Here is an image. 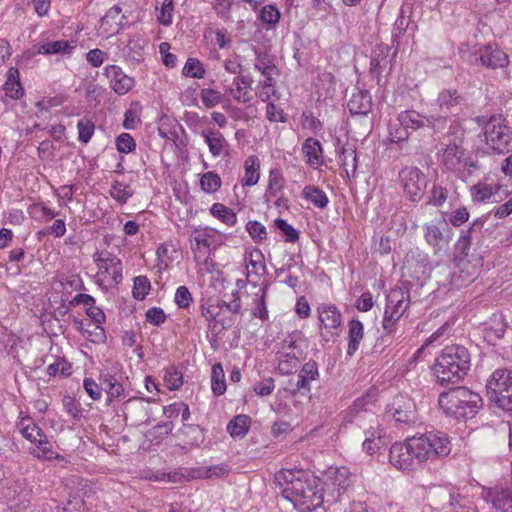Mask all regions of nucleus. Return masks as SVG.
Here are the masks:
<instances>
[{
	"mask_svg": "<svg viewBox=\"0 0 512 512\" xmlns=\"http://www.w3.org/2000/svg\"><path fill=\"white\" fill-rule=\"evenodd\" d=\"M225 373L221 363L212 366L211 389L214 395L221 396L226 391Z\"/></svg>",
	"mask_w": 512,
	"mask_h": 512,
	"instance_id": "obj_43",
	"label": "nucleus"
},
{
	"mask_svg": "<svg viewBox=\"0 0 512 512\" xmlns=\"http://www.w3.org/2000/svg\"><path fill=\"white\" fill-rule=\"evenodd\" d=\"M403 315L401 313H396L390 310L385 309L383 319H382V328L386 334H392L397 329V324Z\"/></svg>",
	"mask_w": 512,
	"mask_h": 512,
	"instance_id": "obj_59",
	"label": "nucleus"
},
{
	"mask_svg": "<svg viewBox=\"0 0 512 512\" xmlns=\"http://www.w3.org/2000/svg\"><path fill=\"white\" fill-rule=\"evenodd\" d=\"M268 288V283L263 284L259 290V293L255 295L253 301L252 315L263 321L268 319V310L266 305V296L268 293Z\"/></svg>",
	"mask_w": 512,
	"mask_h": 512,
	"instance_id": "obj_41",
	"label": "nucleus"
},
{
	"mask_svg": "<svg viewBox=\"0 0 512 512\" xmlns=\"http://www.w3.org/2000/svg\"><path fill=\"white\" fill-rule=\"evenodd\" d=\"M78 139L82 143H88L92 138L95 130L94 123L89 119H81L77 123Z\"/></svg>",
	"mask_w": 512,
	"mask_h": 512,
	"instance_id": "obj_60",
	"label": "nucleus"
},
{
	"mask_svg": "<svg viewBox=\"0 0 512 512\" xmlns=\"http://www.w3.org/2000/svg\"><path fill=\"white\" fill-rule=\"evenodd\" d=\"M214 237V230L205 228L203 230H196L193 235L191 250L194 254V259L197 263L203 262L207 266V270L211 271L215 263L209 258L210 246L212 238Z\"/></svg>",
	"mask_w": 512,
	"mask_h": 512,
	"instance_id": "obj_13",
	"label": "nucleus"
},
{
	"mask_svg": "<svg viewBox=\"0 0 512 512\" xmlns=\"http://www.w3.org/2000/svg\"><path fill=\"white\" fill-rule=\"evenodd\" d=\"M101 380L105 385V390L109 398H116L123 394L124 388L115 376L110 374H101Z\"/></svg>",
	"mask_w": 512,
	"mask_h": 512,
	"instance_id": "obj_52",
	"label": "nucleus"
},
{
	"mask_svg": "<svg viewBox=\"0 0 512 512\" xmlns=\"http://www.w3.org/2000/svg\"><path fill=\"white\" fill-rule=\"evenodd\" d=\"M413 452L417 467L428 461L446 457L451 452V441L441 431H430L407 438Z\"/></svg>",
	"mask_w": 512,
	"mask_h": 512,
	"instance_id": "obj_3",
	"label": "nucleus"
},
{
	"mask_svg": "<svg viewBox=\"0 0 512 512\" xmlns=\"http://www.w3.org/2000/svg\"><path fill=\"white\" fill-rule=\"evenodd\" d=\"M75 46L67 40L48 41L38 47L39 54H62L71 55Z\"/></svg>",
	"mask_w": 512,
	"mask_h": 512,
	"instance_id": "obj_38",
	"label": "nucleus"
},
{
	"mask_svg": "<svg viewBox=\"0 0 512 512\" xmlns=\"http://www.w3.org/2000/svg\"><path fill=\"white\" fill-rule=\"evenodd\" d=\"M426 115L420 114L416 110L401 111L397 116V122L406 129L416 131L425 128L427 125Z\"/></svg>",
	"mask_w": 512,
	"mask_h": 512,
	"instance_id": "obj_34",
	"label": "nucleus"
},
{
	"mask_svg": "<svg viewBox=\"0 0 512 512\" xmlns=\"http://www.w3.org/2000/svg\"><path fill=\"white\" fill-rule=\"evenodd\" d=\"M283 496L299 512H313L323 503L319 481L302 470H282L276 475Z\"/></svg>",
	"mask_w": 512,
	"mask_h": 512,
	"instance_id": "obj_1",
	"label": "nucleus"
},
{
	"mask_svg": "<svg viewBox=\"0 0 512 512\" xmlns=\"http://www.w3.org/2000/svg\"><path fill=\"white\" fill-rule=\"evenodd\" d=\"M438 403L447 415L455 418H469L473 417L481 407L482 398L468 388L458 386L442 392Z\"/></svg>",
	"mask_w": 512,
	"mask_h": 512,
	"instance_id": "obj_4",
	"label": "nucleus"
},
{
	"mask_svg": "<svg viewBox=\"0 0 512 512\" xmlns=\"http://www.w3.org/2000/svg\"><path fill=\"white\" fill-rule=\"evenodd\" d=\"M254 68L262 75H278V69L267 53H256Z\"/></svg>",
	"mask_w": 512,
	"mask_h": 512,
	"instance_id": "obj_46",
	"label": "nucleus"
},
{
	"mask_svg": "<svg viewBox=\"0 0 512 512\" xmlns=\"http://www.w3.org/2000/svg\"><path fill=\"white\" fill-rule=\"evenodd\" d=\"M110 194L117 202L124 204L133 195V191L129 184L116 180L112 183Z\"/></svg>",
	"mask_w": 512,
	"mask_h": 512,
	"instance_id": "obj_51",
	"label": "nucleus"
},
{
	"mask_svg": "<svg viewBox=\"0 0 512 512\" xmlns=\"http://www.w3.org/2000/svg\"><path fill=\"white\" fill-rule=\"evenodd\" d=\"M156 3L161 5L157 15L158 21L164 26H169L172 23L173 0H156Z\"/></svg>",
	"mask_w": 512,
	"mask_h": 512,
	"instance_id": "obj_58",
	"label": "nucleus"
},
{
	"mask_svg": "<svg viewBox=\"0 0 512 512\" xmlns=\"http://www.w3.org/2000/svg\"><path fill=\"white\" fill-rule=\"evenodd\" d=\"M210 213L228 226H234L237 223L236 213L221 203H214L210 208Z\"/></svg>",
	"mask_w": 512,
	"mask_h": 512,
	"instance_id": "obj_45",
	"label": "nucleus"
},
{
	"mask_svg": "<svg viewBox=\"0 0 512 512\" xmlns=\"http://www.w3.org/2000/svg\"><path fill=\"white\" fill-rule=\"evenodd\" d=\"M506 324L501 316L495 317L493 324L485 329V339L488 342H495L504 336Z\"/></svg>",
	"mask_w": 512,
	"mask_h": 512,
	"instance_id": "obj_50",
	"label": "nucleus"
},
{
	"mask_svg": "<svg viewBox=\"0 0 512 512\" xmlns=\"http://www.w3.org/2000/svg\"><path fill=\"white\" fill-rule=\"evenodd\" d=\"M304 354H297L291 352H276V362H277V370L282 375H289L293 372L297 371L300 360L303 358Z\"/></svg>",
	"mask_w": 512,
	"mask_h": 512,
	"instance_id": "obj_31",
	"label": "nucleus"
},
{
	"mask_svg": "<svg viewBox=\"0 0 512 512\" xmlns=\"http://www.w3.org/2000/svg\"><path fill=\"white\" fill-rule=\"evenodd\" d=\"M390 50L391 48L387 44H380L373 51L370 61V69L373 74L379 75L388 65H391L392 61L397 56L398 46L395 47L391 58H389Z\"/></svg>",
	"mask_w": 512,
	"mask_h": 512,
	"instance_id": "obj_25",
	"label": "nucleus"
},
{
	"mask_svg": "<svg viewBox=\"0 0 512 512\" xmlns=\"http://www.w3.org/2000/svg\"><path fill=\"white\" fill-rule=\"evenodd\" d=\"M385 418L399 428L411 427L418 422L416 404L406 395H396L385 408Z\"/></svg>",
	"mask_w": 512,
	"mask_h": 512,
	"instance_id": "obj_6",
	"label": "nucleus"
},
{
	"mask_svg": "<svg viewBox=\"0 0 512 512\" xmlns=\"http://www.w3.org/2000/svg\"><path fill=\"white\" fill-rule=\"evenodd\" d=\"M362 429L365 435V439L362 443V449L368 455H373L385 444L382 438V430L375 428L373 424H370L368 428L363 424Z\"/></svg>",
	"mask_w": 512,
	"mask_h": 512,
	"instance_id": "obj_32",
	"label": "nucleus"
},
{
	"mask_svg": "<svg viewBox=\"0 0 512 512\" xmlns=\"http://www.w3.org/2000/svg\"><path fill=\"white\" fill-rule=\"evenodd\" d=\"M244 264L246 268V277L259 279L266 272L265 258L260 249H247L244 253Z\"/></svg>",
	"mask_w": 512,
	"mask_h": 512,
	"instance_id": "obj_21",
	"label": "nucleus"
},
{
	"mask_svg": "<svg viewBox=\"0 0 512 512\" xmlns=\"http://www.w3.org/2000/svg\"><path fill=\"white\" fill-rule=\"evenodd\" d=\"M201 315L208 322V326L212 330L220 328V330H227L235 322L232 316H222V302L220 299L209 298L203 301L200 305Z\"/></svg>",
	"mask_w": 512,
	"mask_h": 512,
	"instance_id": "obj_12",
	"label": "nucleus"
},
{
	"mask_svg": "<svg viewBox=\"0 0 512 512\" xmlns=\"http://www.w3.org/2000/svg\"><path fill=\"white\" fill-rule=\"evenodd\" d=\"M245 175L241 180L242 186H254L260 178V162L257 156H249L244 163Z\"/></svg>",
	"mask_w": 512,
	"mask_h": 512,
	"instance_id": "obj_39",
	"label": "nucleus"
},
{
	"mask_svg": "<svg viewBox=\"0 0 512 512\" xmlns=\"http://www.w3.org/2000/svg\"><path fill=\"white\" fill-rule=\"evenodd\" d=\"M389 461L398 470H415L417 464L407 438L394 443L389 451Z\"/></svg>",
	"mask_w": 512,
	"mask_h": 512,
	"instance_id": "obj_14",
	"label": "nucleus"
},
{
	"mask_svg": "<svg viewBox=\"0 0 512 512\" xmlns=\"http://www.w3.org/2000/svg\"><path fill=\"white\" fill-rule=\"evenodd\" d=\"M481 64L489 69L504 68L509 64L508 55L498 46L486 45L479 50Z\"/></svg>",
	"mask_w": 512,
	"mask_h": 512,
	"instance_id": "obj_19",
	"label": "nucleus"
},
{
	"mask_svg": "<svg viewBox=\"0 0 512 512\" xmlns=\"http://www.w3.org/2000/svg\"><path fill=\"white\" fill-rule=\"evenodd\" d=\"M111 89L118 95H124L134 86L133 78L126 75L119 66L108 65L104 68Z\"/></svg>",
	"mask_w": 512,
	"mask_h": 512,
	"instance_id": "obj_18",
	"label": "nucleus"
},
{
	"mask_svg": "<svg viewBox=\"0 0 512 512\" xmlns=\"http://www.w3.org/2000/svg\"><path fill=\"white\" fill-rule=\"evenodd\" d=\"M274 225L283 233L287 242H295L299 239V232L292 225L287 223L286 220L277 218L274 221Z\"/></svg>",
	"mask_w": 512,
	"mask_h": 512,
	"instance_id": "obj_61",
	"label": "nucleus"
},
{
	"mask_svg": "<svg viewBox=\"0 0 512 512\" xmlns=\"http://www.w3.org/2000/svg\"><path fill=\"white\" fill-rule=\"evenodd\" d=\"M439 110L446 115H456L466 105V99L456 89H443L436 99Z\"/></svg>",
	"mask_w": 512,
	"mask_h": 512,
	"instance_id": "obj_17",
	"label": "nucleus"
},
{
	"mask_svg": "<svg viewBox=\"0 0 512 512\" xmlns=\"http://www.w3.org/2000/svg\"><path fill=\"white\" fill-rule=\"evenodd\" d=\"M409 131L404 126H400L398 123L390 125L389 128V141L391 143L400 144L406 142L409 138Z\"/></svg>",
	"mask_w": 512,
	"mask_h": 512,
	"instance_id": "obj_64",
	"label": "nucleus"
},
{
	"mask_svg": "<svg viewBox=\"0 0 512 512\" xmlns=\"http://www.w3.org/2000/svg\"><path fill=\"white\" fill-rule=\"evenodd\" d=\"M151 289L150 280L146 276H137L134 278L132 294L137 300H143L149 294Z\"/></svg>",
	"mask_w": 512,
	"mask_h": 512,
	"instance_id": "obj_55",
	"label": "nucleus"
},
{
	"mask_svg": "<svg viewBox=\"0 0 512 512\" xmlns=\"http://www.w3.org/2000/svg\"><path fill=\"white\" fill-rule=\"evenodd\" d=\"M5 95L11 99H20L24 95V89L20 82L19 70L11 67L7 73V80L4 84Z\"/></svg>",
	"mask_w": 512,
	"mask_h": 512,
	"instance_id": "obj_36",
	"label": "nucleus"
},
{
	"mask_svg": "<svg viewBox=\"0 0 512 512\" xmlns=\"http://www.w3.org/2000/svg\"><path fill=\"white\" fill-rule=\"evenodd\" d=\"M305 342L304 335L300 331H293L292 333L288 334L285 338H283L278 343V350L282 352H291V353H297V354H304L303 351V344Z\"/></svg>",
	"mask_w": 512,
	"mask_h": 512,
	"instance_id": "obj_37",
	"label": "nucleus"
},
{
	"mask_svg": "<svg viewBox=\"0 0 512 512\" xmlns=\"http://www.w3.org/2000/svg\"><path fill=\"white\" fill-rule=\"evenodd\" d=\"M482 497L486 502H489L493 507L502 512H508L512 507V491L508 489H483Z\"/></svg>",
	"mask_w": 512,
	"mask_h": 512,
	"instance_id": "obj_23",
	"label": "nucleus"
},
{
	"mask_svg": "<svg viewBox=\"0 0 512 512\" xmlns=\"http://www.w3.org/2000/svg\"><path fill=\"white\" fill-rule=\"evenodd\" d=\"M116 149L120 153H130L135 150L136 142L129 133H121L115 140Z\"/></svg>",
	"mask_w": 512,
	"mask_h": 512,
	"instance_id": "obj_62",
	"label": "nucleus"
},
{
	"mask_svg": "<svg viewBox=\"0 0 512 512\" xmlns=\"http://www.w3.org/2000/svg\"><path fill=\"white\" fill-rule=\"evenodd\" d=\"M497 191L498 189L495 186L478 183L471 188V196L475 202H488Z\"/></svg>",
	"mask_w": 512,
	"mask_h": 512,
	"instance_id": "obj_48",
	"label": "nucleus"
},
{
	"mask_svg": "<svg viewBox=\"0 0 512 512\" xmlns=\"http://www.w3.org/2000/svg\"><path fill=\"white\" fill-rule=\"evenodd\" d=\"M471 367V355L462 345L446 346L436 357L432 367L436 382L440 385L456 384Z\"/></svg>",
	"mask_w": 512,
	"mask_h": 512,
	"instance_id": "obj_2",
	"label": "nucleus"
},
{
	"mask_svg": "<svg viewBox=\"0 0 512 512\" xmlns=\"http://www.w3.org/2000/svg\"><path fill=\"white\" fill-rule=\"evenodd\" d=\"M284 182L285 180L278 169L270 170L268 177V187L264 195L267 202L278 196V194L284 188Z\"/></svg>",
	"mask_w": 512,
	"mask_h": 512,
	"instance_id": "obj_42",
	"label": "nucleus"
},
{
	"mask_svg": "<svg viewBox=\"0 0 512 512\" xmlns=\"http://www.w3.org/2000/svg\"><path fill=\"white\" fill-rule=\"evenodd\" d=\"M303 197L313 203L316 207L323 209L328 205V197L323 190L315 186H305L302 191Z\"/></svg>",
	"mask_w": 512,
	"mask_h": 512,
	"instance_id": "obj_44",
	"label": "nucleus"
},
{
	"mask_svg": "<svg viewBox=\"0 0 512 512\" xmlns=\"http://www.w3.org/2000/svg\"><path fill=\"white\" fill-rule=\"evenodd\" d=\"M16 427L21 435L31 443L44 433L35 421L28 415H25L22 411L19 414Z\"/></svg>",
	"mask_w": 512,
	"mask_h": 512,
	"instance_id": "obj_35",
	"label": "nucleus"
},
{
	"mask_svg": "<svg viewBox=\"0 0 512 512\" xmlns=\"http://www.w3.org/2000/svg\"><path fill=\"white\" fill-rule=\"evenodd\" d=\"M93 261L97 265L100 284L117 285L122 281V262L108 250L96 251Z\"/></svg>",
	"mask_w": 512,
	"mask_h": 512,
	"instance_id": "obj_8",
	"label": "nucleus"
},
{
	"mask_svg": "<svg viewBox=\"0 0 512 512\" xmlns=\"http://www.w3.org/2000/svg\"><path fill=\"white\" fill-rule=\"evenodd\" d=\"M318 378V365L315 361L309 360L302 366L297 376V382L289 387H283L278 389V394L284 397H286L287 395L293 396L296 395L297 393L301 395H307L310 393L311 390L310 382L317 380Z\"/></svg>",
	"mask_w": 512,
	"mask_h": 512,
	"instance_id": "obj_11",
	"label": "nucleus"
},
{
	"mask_svg": "<svg viewBox=\"0 0 512 512\" xmlns=\"http://www.w3.org/2000/svg\"><path fill=\"white\" fill-rule=\"evenodd\" d=\"M201 136L213 157L228 154L229 143L219 130L207 129L201 132Z\"/></svg>",
	"mask_w": 512,
	"mask_h": 512,
	"instance_id": "obj_24",
	"label": "nucleus"
},
{
	"mask_svg": "<svg viewBox=\"0 0 512 512\" xmlns=\"http://www.w3.org/2000/svg\"><path fill=\"white\" fill-rule=\"evenodd\" d=\"M251 418L240 414L235 416L227 425V431L233 438H243L249 430Z\"/></svg>",
	"mask_w": 512,
	"mask_h": 512,
	"instance_id": "obj_40",
	"label": "nucleus"
},
{
	"mask_svg": "<svg viewBox=\"0 0 512 512\" xmlns=\"http://www.w3.org/2000/svg\"><path fill=\"white\" fill-rule=\"evenodd\" d=\"M359 102L356 110H354V124L359 122L361 131L358 132L361 136L368 135L372 130V119L367 118V114L371 111L372 98L367 91H359L354 94V102Z\"/></svg>",
	"mask_w": 512,
	"mask_h": 512,
	"instance_id": "obj_16",
	"label": "nucleus"
},
{
	"mask_svg": "<svg viewBox=\"0 0 512 512\" xmlns=\"http://www.w3.org/2000/svg\"><path fill=\"white\" fill-rule=\"evenodd\" d=\"M512 385V369H496L487 380L486 388L489 399L497 404V398L502 397Z\"/></svg>",
	"mask_w": 512,
	"mask_h": 512,
	"instance_id": "obj_15",
	"label": "nucleus"
},
{
	"mask_svg": "<svg viewBox=\"0 0 512 512\" xmlns=\"http://www.w3.org/2000/svg\"><path fill=\"white\" fill-rule=\"evenodd\" d=\"M221 185L222 180L220 176L213 171L206 172L201 176L200 186L205 193H215L220 189Z\"/></svg>",
	"mask_w": 512,
	"mask_h": 512,
	"instance_id": "obj_49",
	"label": "nucleus"
},
{
	"mask_svg": "<svg viewBox=\"0 0 512 512\" xmlns=\"http://www.w3.org/2000/svg\"><path fill=\"white\" fill-rule=\"evenodd\" d=\"M405 196L412 202H418L424 196L427 187L425 174L417 167H405L399 173Z\"/></svg>",
	"mask_w": 512,
	"mask_h": 512,
	"instance_id": "obj_10",
	"label": "nucleus"
},
{
	"mask_svg": "<svg viewBox=\"0 0 512 512\" xmlns=\"http://www.w3.org/2000/svg\"><path fill=\"white\" fill-rule=\"evenodd\" d=\"M425 242L432 248L434 255L440 256L448 249L452 231L445 221H431L422 227Z\"/></svg>",
	"mask_w": 512,
	"mask_h": 512,
	"instance_id": "obj_9",
	"label": "nucleus"
},
{
	"mask_svg": "<svg viewBox=\"0 0 512 512\" xmlns=\"http://www.w3.org/2000/svg\"><path fill=\"white\" fill-rule=\"evenodd\" d=\"M80 332L93 343L103 342L106 338L105 331L99 323L88 322L85 326L81 324Z\"/></svg>",
	"mask_w": 512,
	"mask_h": 512,
	"instance_id": "obj_47",
	"label": "nucleus"
},
{
	"mask_svg": "<svg viewBox=\"0 0 512 512\" xmlns=\"http://www.w3.org/2000/svg\"><path fill=\"white\" fill-rule=\"evenodd\" d=\"M205 69L202 63L196 58H188L183 69L182 73L186 77L201 79L205 75Z\"/></svg>",
	"mask_w": 512,
	"mask_h": 512,
	"instance_id": "obj_54",
	"label": "nucleus"
},
{
	"mask_svg": "<svg viewBox=\"0 0 512 512\" xmlns=\"http://www.w3.org/2000/svg\"><path fill=\"white\" fill-rule=\"evenodd\" d=\"M306 163L313 169L323 164V151L320 142L315 138H307L302 145Z\"/></svg>",
	"mask_w": 512,
	"mask_h": 512,
	"instance_id": "obj_29",
	"label": "nucleus"
},
{
	"mask_svg": "<svg viewBox=\"0 0 512 512\" xmlns=\"http://www.w3.org/2000/svg\"><path fill=\"white\" fill-rule=\"evenodd\" d=\"M485 223L484 218L475 219L468 229H463L455 243V251L459 256H467L472 244V234L481 231Z\"/></svg>",
	"mask_w": 512,
	"mask_h": 512,
	"instance_id": "obj_28",
	"label": "nucleus"
},
{
	"mask_svg": "<svg viewBox=\"0 0 512 512\" xmlns=\"http://www.w3.org/2000/svg\"><path fill=\"white\" fill-rule=\"evenodd\" d=\"M377 391L370 389L365 395L354 401V422H356L359 428L363 427L362 417L359 415V411H364L367 414L369 424H376L377 419L374 413L370 411V407L376 402Z\"/></svg>",
	"mask_w": 512,
	"mask_h": 512,
	"instance_id": "obj_20",
	"label": "nucleus"
},
{
	"mask_svg": "<svg viewBox=\"0 0 512 512\" xmlns=\"http://www.w3.org/2000/svg\"><path fill=\"white\" fill-rule=\"evenodd\" d=\"M439 159L446 170L456 173L459 177L469 176L477 168L465 149L456 143L447 145L439 153Z\"/></svg>",
	"mask_w": 512,
	"mask_h": 512,
	"instance_id": "obj_7",
	"label": "nucleus"
},
{
	"mask_svg": "<svg viewBox=\"0 0 512 512\" xmlns=\"http://www.w3.org/2000/svg\"><path fill=\"white\" fill-rule=\"evenodd\" d=\"M32 443L35 444V447L30 448L29 453L33 457L47 461L57 460L63 463H67V460L64 456L53 451L52 444L48 440L45 433L37 437L36 440H34Z\"/></svg>",
	"mask_w": 512,
	"mask_h": 512,
	"instance_id": "obj_22",
	"label": "nucleus"
},
{
	"mask_svg": "<svg viewBox=\"0 0 512 512\" xmlns=\"http://www.w3.org/2000/svg\"><path fill=\"white\" fill-rule=\"evenodd\" d=\"M318 318L327 332H329L332 336L337 334V330L339 329L342 322V317L334 305L319 306Z\"/></svg>",
	"mask_w": 512,
	"mask_h": 512,
	"instance_id": "obj_26",
	"label": "nucleus"
},
{
	"mask_svg": "<svg viewBox=\"0 0 512 512\" xmlns=\"http://www.w3.org/2000/svg\"><path fill=\"white\" fill-rule=\"evenodd\" d=\"M121 12L122 9L118 5L111 7L100 20V29L108 35L118 33L123 19Z\"/></svg>",
	"mask_w": 512,
	"mask_h": 512,
	"instance_id": "obj_33",
	"label": "nucleus"
},
{
	"mask_svg": "<svg viewBox=\"0 0 512 512\" xmlns=\"http://www.w3.org/2000/svg\"><path fill=\"white\" fill-rule=\"evenodd\" d=\"M200 97L203 105L208 108H214L222 102V95L219 91L211 88H203L200 91Z\"/></svg>",
	"mask_w": 512,
	"mask_h": 512,
	"instance_id": "obj_57",
	"label": "nucleus"
},
{
	"mask_svg": "<svg viewBox=\"0 0 512 512\" xmlns=\"http://www.w3.org/2000/svg\"><path fill=\"white\" fill-rule=\"evenodd\" d=\"M410 306L409 292L403 288L391 289L386 296L385 309L404 315Z\"/></svg>",
	"mask_w": 512,
	"mask_h": 512,
	"instance_id": "obj_27",
	"label": "nucleus"
},
{
	"mask_svg": "<svg viewBox=\"0 0 512 512\" xmlns=\"http://www.w3.org/2000/svg\"><path fill=\"white\" fill-rule=\"evenodd\" d=\"M252 79L249 76H237L234 78L229 92L234 100L240 103H247L252 99Z\"/></svg>",
	"mask_w": 512,
	"mask_h": 512,
	"instance_id": "obj_30",
	"label": "nucleus"
},
{
	"mask_svg": "<svg viewBox=\"0 0 512 512\" xmlns=\"http://www.w3.org/2000/svg\"><path fill=\"white\" fill-rule=\"evenodd\" d=\"M164 382L169 390H178L183 384L182 372L174 367L166 369Z\"/></svg>",
	"mask_w": 512,
	"mask_h": 512,
	"instance_id": "obj_56",
	"label": "nucleus"
},
{
	"mask_svg": "<svg viewBox=\"0 0 512 512\" xmlns=\"http://www.w3.org/2000/svg\"><path fill=\"white\" fill-rule=\"evenodd\" d=\"M485 143L493 154L512 152V127L501 114L492 115L483 127Z\"/></svg>",
	"mask_w": 512,
	"mask_h": 512,
	"instance_id": "obj_5",
	"label": "nucleus"
},
{
	"mask_svg": "<svg viewBox=\"0 0 512 512\" xmlns=\"http://www.w3.org/2000/svg\"><path fill=\"white\" fill-rule=\"evenodd\" d=\"M246 230L255 242H262L267 238L266 227L256 220L249 221Z\"/></svg>",
	"mask_w": 512,
	"mask_h": 512,
	"instance_id": "obj_63",
	"label": "nucleus"
},
{
	"mask_svg": "<svg viewBox=\"0 0 512 512\" xmlns=\"http://www.w3.org/2000/svg\"><path fill=\"white\" fill-rule=\"evenodd\" d=\"M448 190L441 185H433L431 190L428 192L427 205L434 207L442 206L448 198Z\"/></svg>",
	"mask_w": 512,
	"mask_h": 512,
	"instance_id": "obj_53",
	"label": "nucleus"
}]
</instances>
